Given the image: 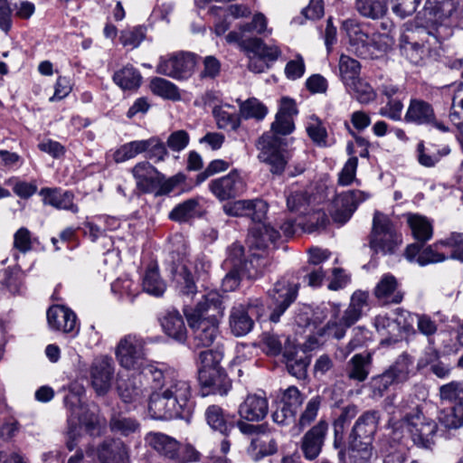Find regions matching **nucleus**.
I'll list each match as a JSON object with an SVG mask.
<instances>
[{
    "mask_svg": "<svg viewBox=\"0 0 463 463\" xmlns=\"http://www.w3.org/2000/svg\"><path fill=\"white\" fill-rule=\"evenodd\" d=\"M144 339L137 335L121 337L115 348L123 368L151 378L155 389L148 399V412L155 420L183 418L190 412L192 388L178 371L165 364L146 359Z\"/></svg>",
    "mask_w": 463,
    "mask_h": 463,
    "instance_id": "obj_1",
    "label": "nucleus"
},
{
    "mask_svg": "<svg viewBox=\"0 0 463 463\" xmlns=\"http://www.w3.org/2000/svg\"><path fill=\"white\" fill-rule=\"evenodd\" d=\"M459 0H427L415 23H406L401 29V55L414 65H420L428 56L426 43L430 36L446 38L457 24Z\"/></svg>",
    "mask_w": 463,
    "mask_h": 463,
    "instance_id": "obj_2",
    "label": "nucleus"
},
{
    "mask_svg": "<svg viewBox=\"0 0 463 463\" xmlns=\"http://www.w3.org/2000/svg\"><path fill=\"white\" fill-rule=\"evenodd\" d=\"M224 297L216 290L204 294L194 307L184 308L195 347H208L219 335V321L224 315Z\"/></svg>",
    "mask_w": 463,
    "mask_h": 463,
    "instance_id": "obj_3",
    "label": "nucleus"
},
{
    "mask_svg": "<svg viewBox=\"0 0 463 463\" xmlns=\"http://www.w3.org/2000/svg\"><path fill=\"white\" fill-rule=\"evenodd\" d=\"M369 295L365 291L357 290L351 297L348 307L341 313L340 305L333 302L323 304L317 307L314 312L313 323H306L309 327L321 324L328 318L326 326L317 329L319 336H331L341 339L345 336L346 330L362 317L363 312L368 307Z\"/></svg>",
    "mask_w": 463,
    "mask_h": 463,
    "instance_id": "obj_4",
    "label": "nucleus"
},
{
    "mask_svg": "<svg viewBox=\"0 0 463 463\" xmlns=\"http://www.w3.org/2000/svg\"><path fill=\"white\" fill-rule=\"evenodd\" d=\"M343 28L349 40L351 50L363 58H379L387 53L394 44L392 31L394 24L390 20L383 21L380 31L370 33L354 21L348 20L343 24Z\"/></svg>",
    "mask_w": 463,
    "mask_h": 463,
    "instance_id": "obj_5",
    "label": "nucleus"
},
{
    "mask_svg": "<svg viewBox=\"0 0 463 463\" xmlns=\"http://www.w3.org/2000/svg\"><path fill=\"white\" fill-rule=\"evenodd\" d=\"M223 211L231 216H249L255 222L248 237V244L251 249H269L279 238L278 231L262 222L268 211V205L262 200L235 201L226 203Z\"/></svg>",
    "mask_w": 463,
    "mask_h": 463,
    "instance_id": "obj_6",
    "label": "nucleus"
},
{
    "mask_svg": "<svg viewBox=\"0 0 463 463\" xmlns=\"http://www.w3.org/2000/svg\"><path fill=\"white\" fill-rule=\"evenodd\" d=\"M171 272L180 294L193 298L197 292L194 276L197 279L208 274L211 263L205 256H196L191 260L188 258L186 245L182 242L176 250L170 252Z\"/></svg>",
    "mask_w": 463,
    "mask_h": 463,
    "instance_id": "obj_7",
    "label": "nucleus"
},
{
    "mask_svg": "<svg viewBox=\"0 0 463 463\" xmlns=\"http://www.w3.org/2000/svg\"><path fill=\"white\" fill-rule=\"evenodd\" d=\"M293 118L276 115L271 125V134H264L258 141L259 159L270 166L273 174L280 175L288 163V152L280 148L279 139L276 135H288L294 130Z\"/></svg>",
    "mask_w": 463,
    "mask_h": 463,
    "instance_id": "obj_8",
    "label": "nucleus"
},
{
    "mask_svg": "<svg viewBox=\"0 0 463 463\" xmlns=\"http://www.w3.org/2000/svg\"><path fill=\"white\" fill-rule=\"evenodd\" d=\"M393 418L390 424L393 429L402 428L405 430L415 445L422 448H430L433 444V438L437 432L438 425L434 420L425 416L422 411L416 407L402 416L400 425Z\"/></svg>",
    "mask_w": 463,
    "mask_h": 463,
    "instance_id": "obj_9",
    "label": "nucleus"
},
{
    "mask_svg": "<svg viewBox=\"0 0 463 463\" xmlns=\"http://www.w3.org/2000/svg\"><path fill=\"white\" fill-rule=\"evenodd\" d=\"M222 356V351L209 349L200 352L198 357V373L202 384L213 388L220 395L227 394L231 388V383L220 365Z\"/></svg>",
    "mask_w": 463,
    "mask_h": 463,
    "instance_id": "obj_10",
    "label": "nucleus"
},
{
    "mask_svg": "<svg viewBox=\"0 0 463 463\" xmlns=\"http://www.w3.org/2000/svg\"><path fill=\"white\" fill-rule=\"evenodd\" d=\"M402 235L398 233L390 218L376 211L373 220L370 246L375 252L393 253L401 245Z\"/></svg>",
    "mask_w": 463,
    "mask_h": 463,
    "instance_id": "obj_11",
    "label": "nucleus"
},
{
    "mask_svg": "<svg viewBox=\"0 0 463 463\" xmlns=\"http://www.w3.org/2000/svg\"><path fill=\"white\" fill-rule=\"evenodd\" d=\"M463 261V236L452 234L444 241L436 242L421 250L417 263L425 266L431 263L441 262L448 258Z\"/></svg>",
    "mask_w": 463,
    "mask_h": 463,
    "instance_id": "obj_12",
    "label": "nucleus"
},
{
    "mask_svg": "<svg viewBox=\"0 0 463 463\" xmlns=\"http://www.w3.org/2000/svg\"><path fill=\"white\" fill-rule=\"evenodd\" d=\"M69 417V430L67 447L72 450L76 446V439L80 430L84 428L91 436L99 435L105 427V420L93 411H89L83 406L71 408Z\"/></svg>",
    "mask_w": 463,
    "mask_h": 463,
    "instance_id": "obj_13",
    "label": "nucleus"
},
{
    "mask_svg": "<svg viewBox=\"0 0 463 463\" xmlns=\"http://www.w3.org/2000/svg\"><path fill=\"white\" fill-rule=\"evenodd\" d=\"M195 66L194 55L179 53L161 57L156 66V72L173 79L181 80L188 78Z\"/></svg>",
    "mask_w": 463,
    "mask_h": 463,
    "instance_id": "obj_14",
    "label": "nucleus"
},
{
    "mask_svg": "<svg viewBox=\"0 0 463 463\" xmlns=\"http://www.w3.org/2000/svg\"><path fill=\"white\" fill-rule=\"evenodd\" d=\"M298 285L282 279L277 281L269 295L273 301L270 320L279 322L281 315L295 301L298 296Z\"/></svg>",
    "mask_w": 463,
    "mask_h": 463,
    "instance_id": "obj_15",
    "label": "nucleus"
},
{
    "mask_svg": "<svg viewBox=\"0 0 463 463\" xmlns=\"http://www.w3.org/2000/svg\"><path fill=\"white\" fill-rule=\"evenodd\" d=\"M225 39L228 43L237 44L246 52L260 55L267 61H275L281 55V50L279 45L275 43L266 44L258 37H249L247 42H242L240 33H229Z\"/></svg>",
    "mask_w": 463,
    "mask_h": 463,
    "instance_id": "obj_16",
    "label": "nucleus"
},
{
    "mask_svg": "<svg viewBox=\"0 0 463 463\" xmlns=\"http://www.w3.org/2000/svg\"><path fill=\"white\" fill-rule=\"evenodd\" d=\"M209 188L219 200L224 201L241 194L246 188V183L239 171L232 170L228 175L211 181Z\"/></svg>",
    "mask_w": 463,
    "mask_h": 463,
    "instance_id": "obj_17",
    "label": "nucleus"
},
{
    "mask_svg": "<svg viewBox=\"0 0 463 463\" xmlns=\"http://www.w3.org/2000/svg\"><path fill=\"white\" fill-rule=\"evenodd\" d=\"M258 303L249 304L247 307L241 303L235 304L231 309L229 317L230 328L236 336H243L250 333L253 327L254 316H260L257 309Z\"/></svg>",
    "mask_w": 463,
    "mask_h": 463,
    "instance_id": "obj_18",
    "label": "nucleus"
},
{
    "mask_svg": "<svg viewBox=\"0 0 463 463\" xmlns=\"http://www.w3.org/2000/svg\"><path fill=\"white\" fill-rule=\"evenodd\" d=\"M114 369L111 357L99 356L92 362L90 367L91 384L98 394H105L111 387Z\"/></svg>",
    "mask_w": 463,
    "mask_h": 463,
    "instance_id": "obj_19",
    "label": "nucleus"
},
{
    "mask_svg": "<svg viewBox=\"0 0 463 463\" xmlns=\"http://www.w3.org/2000/svg\"><path fill=\"white\" fill-rule=\"evenodd\" d=\"M47 321L49 326L55 331L76 335L80 330L75 313L64 306L51 307L47 311Z\"/></svg>",
    "mask_w": 463,
    "mask_h": 463,
    "instance_id": "obj_20",
    "label": "nucleus"
},
{
    "mask_svg": "<svg viewBox=\"0 0 463 463\" xmlns=\"http://www.w3.org/2000/svg\"><path fill=\"white\" fill-rule=\"evenodd\" d=\"M370 197L369 193L361 190H350L337 195L335 204L341 209L334 213V220L341 223L347 222L357 206Z\"/></svg>",
    "mask_w": 463,
    "mask_h": 463,
    "instance_id": "obj_21",
    "label": "nucleus"
},
{
    "mask_svg": "<svg viewBox=\"0 0 463 463\" xmlns=\"http://www.w3.org/2000/svg\"><path fill=\"white\" fill-rule=\"evenodd\" d=\"M269 411V402L265 395L252 393L247 395L240 404L238 413L240 417L248 421H260Z\"/></svg>",
    "mask_w": 463,
    "mask_h": 463,
    "instance_id": "obj_22",
    "label": "nucleus"
},
{
    "mask_svg": "<svg viewBox=\"0 0 463 463\" xmlns=\"http://www.w3.org/2000/svg\"><path fill=\"white\" fill-rule=\"evenodd\" d=\"M373 295L382 305L399 304L403 299V292L392 274H384L381 278L373 289Z\"/></svg>",
    "mask_w": 463,
    "mask_h": 463,
    "instance_id": "obj_23",
    "label": "nucleus"
},
{
    "mask_svg": "<svg viewBox=\"0 0 463 463\" xmlns=\"http://www.w3.org/2000/svg\"><path fill=\"white\" fill-rule=\"evenodd\" d=\"M326 430L327 424L320 421L305 434L301 449L307 459L313 460L319 455Z\"/></svg>",
    "mask_w": 463,
    "mask_h": 463,
    "instance_id": "obj_24",
    "label": "nucleus"
},
{
    "mask_svg": "<svg viewBox=\"0 0 463 463\" xmlns=\"http://www.w3.org/2000/svg\"><path fill=\"white\" fill-rule=\"evenodd\" d=\"M145 441L149 447L165 458L180 460V444L170 436L160 432H150L146 435Z\"/></svg>",
    "mask_w": 463,
    "mask_h": 463,
    "instance_id": "obj_25",
    "label": "nucleus"
},
{
    "mask_svg": "<svg viewBox=\"0 0 463 463\" xmlns=\"http://www.w3.org/2000/svg\"><path fill=\"white\" fill-rule=\"evenodd\" d=\"M100 463H129L128 447L118 439L104 441L99 450Z\"/></svg>",
    "mask_w": 463,
    "mask_h": 463,
    "instance_id": "obj_26",
    "label": "nucleus"
},
{
    "mask_svg": "<svg viewBox=\"0 0 463 463\" xmlns=\"http://www.w3.org/2000/svg\"><path fill=\"white\" fill-rule=\"evenodd\" d=\"M417 321L418 330L426 336L433 335L437 330L438 326L430 317L427 315H415L406 310H399L397 317V323L402 325L405 330L412 327L414 320Z\"/></svg>",
    "mask_w": 463,
    "mask_h": 463,
    "instance_id": "obj_27",
    "label": "nucleus"
},
{
    "mask_svg": "<svg viewBox=\"0 0 463 463\" xmlns=\"http://www.w3.org/2000/svg\"><path fill=\"white\" fill-rule=\"evenodd\" d=\"M40 194L43 196L44 204L52 205L59 210L70 211L73 213L79 212V207L73 203L74 195L71 192L43 188Z\"/></svg>",
    "mask_w": 463,
    "mask_h": 463,
    "instance_id": "obj_28",
    "label": "nucleus"
},
{
    "mask_svg": "<svg viewBox=\"0 0 463 463\" xmlns=\"http://www.w3.org/2000/svg\"><path fill=\"white\" fill-rule=\"evenodd\" d=\"M404 119L416 125L430 124L434 119L431 105L419 99H412L405 113Z\"/></svg>",
    "mask_w": 463,
    "mask_h": 463,
    "instance_id": "obj_29",
    "label": "nucleus"
},
{
    "mask_svg": "<svg viewBox=\"0 0 463 463\" xmlns=\"http://www.w3.org/2000/svg\"><path fill=\"white\" fill-rule=\"evenodd\" d=\"M161 326L164 332L178 342H184L187 336V330L184 319L176 310L165 313L161 318Z\"/></svg>",
    "mask_w": 463,
    "mask_h": 463,
    "instance_id": "obj_30",
    "label": "nucleus"
},
{
    "mask_svg": "<svg viewBox=\"0 0 463 463\" xmlns=\"http://www.w3.org/2000/svg\"><path fill=\"white\" fill-rule=\"evenodd\" d=\"M132 174L137 183V186L144 193H152L154 189V183L159 172L148 162H140L137 164L133 169Z\"/></svg>",
    "mask_w": 463,
    "mask_h": 463,
    "instance_id": "obj_31",
    "label": "nucleus"
},
{
    "mask_svg": "<svg viewBox=\"0 0 463 463\" xmlns=\"http://www.w3.org/2000/svg\"><path fill=\"white\" fill-rule=\"evenodd\" d=\"M213 115L220 129L237 130L241 125L240 115L237 113L236 109L229 104L214 107Z\"/></svg>",
    "mask_w": 463,
    "mask_h": 463,
    "instance_id": "obj_32",
    "label": "nucleus"
},
{
    "mask_svg": "<svg viewBox=\"0 0 463 463\" xmlns=\"http://www.w3.org/2000/svg\"><path fill=\"white\" fill-rule=\"evenodd\" d=\"M376 425L377 420L374 412H366L362 415L353 429L351 442L363 440L372 443L373 436L376 431Z\"/></svg>",
    "mask_w": 463,
    "mask_h": 463,
    "instance_id": "obj_33",
    "label": "nucleus"
},
{
    "mask_svg": "<svg viewBox=\"0 0 463 463\" xmlns=\"http://www.w3.org/2000/svg\"><path fill=\"white\" fill-rule=\"evenodd\" d=\"M317 216V222L307 220L306 222H295L291 220L286 221L281 224L280 229L286 237H290L296 233L298 228L307 232H313L317 229L326 225L327 218L324 212L318 211L313 213Z\"/></svg>",
    "mask_w": 463,
    "mask_h": 463,
    "instance_id": "obj_34",
    "label": "nucleus"
},
{
    "mask_svg": "<svg viewBox=\"0 0 463 463\" xmlns=\"http://www.w3.org/2000/svg\"><path fill=\"white\" fill-rule=\"evenodd\" d=\"M405 217L411 233L417 241L425 242L432 237V224L425 216L418 213H407Z\"/></svg>",
    "mask_w": 463,
    "mask_h": 463,
    "instance_id": "obj_35",
    "label": "nucleus"
},
{
    "mask_svg": "<svg viewBox=\"0 0 463 463\" xmlns=\"http://www.w3.org/2000/svg\"><path fill=\"white\" fill-rule=\"evenodd\" d=\"M287 206L291 213H296L300 215H309L308 220L317 222V216L314 217L313 213L319 210H313L310 207V199L307 194L302 191H291L287 196Z\"/></svg>",
    "mask_w": 463,
    "mask_h": 463,
    "instance_id": "obj_36",
    "label": "nucleus"
},
{
    "mask_svg": "<svg viewBox=\"0 0 463 463\" xmlns=\"http://www.w3.org/2000/svg\"><path fill=\"white\" fill-rule=\"evenodd\" d=\"M142 80L140 72L132 65H126L113 75V81L123 90H134L139 88Z\"/></svg>",
    "mask_w": 463,
    "mask_h": 463,
    "instance_id": "obj_37",
    "label": "nucleus"
},
{
    "mask_svg": "<svg viewBox=\"0 0 463 463\" xmlns=\"http://www.w3.org/2000/svg\"><path fill=\"white\" fill-rule=\"evenodd\" d=\"M306 130L312 142L319 147H327L334 143L328 137L326 128L321 119L315 115L308 118Z\"/></svg>",
    "mask_w": 463,
    "mask_h": 463,
    "instance_id": "obj_38",
    "label": "nucleus"
},
{
    "mask_svg": "<svg viewBox=\"0 0 463 463\" xmlns=\"http://www.w3.org/2000/svg\"><path fill=\"white\" fill-rule=\"evenodd\" d=\"M371 355L354 354L348 363L347 376L351 380L364 382L369 375Z\"/></svg>",
    "mask_w": 463,
    "mask_h": 463,
    "instance_id": "obj_39",
    "label": "nucleus"
},
{
    "mask_svg": "<svg viewBox=\"0 0 463 463\" xmlns=\"http://www.w3.org/2000/svg\"><path fill=\"white\" fill-rule=\"evenodd\" d=\"M231 33H240L242 42H247L246 33H256L257 34H271L272 29L268 28V19L262 13H256L250 23L241 24L238 30Z\"/></svg>",
    "mask_w": 463,
    "mask_h": 463,
    "instance_id": "obj_40",
    "label": "nucleus"
},
{
    "mask_svg": "<svg viewBox=\"0 0 463 463\" xmlns=\"http://www.w3.org/2000/svg\"><path fill=\"white\" fill-rule=\"evenodd\" d=\"M109 427L112 432L124 437H128L140 431V424L136 419L122 414L112 416Z\"/></svg>",
    "mask_w": 463,
    "mask_h": 463,
    "instance_id": "obj_41",
    "label": "nucleus"
},
{
    "mask_svg": "<svg viewBox=\"0 0 463 463\" xmlns=\"http://www.w3.org/2000/svg\"><path fill=\"white\" fill-rule=\"evenodd\" d=\"M338 70L339 77L346 87L359 78L361 65L355 59L342 54L339 58Z\"/></svg>",
    "mask_w": 463,
    "mask_h": 463,
    "instance_id": "obj_42",
    "label": "nucleus"
},
{
    "mask_svg": "<svg viewBox=\"0 0 463 463\" xmlns=\"http://www.w3.org/2000/svg\"><path fill=\"white\" fill-rule=\"evenodd\" d=\"M205 419L211 429L223 435H228L232 429V424L227 422L222 409L217 405H211L206 409Z\"/></svg>",
    "mask_w": 463,
    "mask_h": 463,
    "instance_id": "obj_43",
    "label": "nucleus"
},
{
    "mask_svg": "<svg viewBox=\"0 0 463 463\" xmlns=\"http://www.w3.org/2000/svg\"><path fill=\"white\" fill-rule=\"evenodd\" d=\"M348 92L360 103L368 104L376 98L373 88L360 77L345 87Z\"/></svg>",
    "mask_w": 463,
    "mask_h": 463,
    "instance_id": "obj_44",
    "label": "nucleus"
},
{
    "mask_svg": "<svg viewBox=\"0 0 463 463\" xmlns=\"http://www.w3.org/2000/svg\"><path fill=\"white\" fill-rule=\"evenodd\" d=\"M143 288L150 295L162 296L166 288L165 282L160 278L156 267L147 269L143 279Z\"/></svg>",
    "mask_w": 463,
    "mask_h": 463,
    "instance_id": "obj_45",
    "label": "nucleus"
},
{
    "mask_svg": "<svg viewBox=\"0 0 463 463\" xmlns=\"http://www.w3.org/2000/svg\"><path fill=\"white\" fill-rule=\"evenodd\" d=\"M152 92L164 99L178 100L181 99L178 88L171 81L156 77L150 81Z\"/></svg>",
    "mask_w": 463,
    "mask_h": 463,
    "instance_id": "obj_46",
    "label": "nucleus"
},
{
    "mask_svg": "<svg viewBox=\"0 0 463 463\" xmlns=\"http://www.w3.org/2000/svg\"><path fill=\"white\" fill-rule=\"evenodd\" d=\"M412 361L407 354L400 355L392 365L386 370L396 383L408 380Z\"/></svg>",
    "mask_w": 463,
    "mask_h": 463,
    "instance_id": "obj_47",
    "label": "nucleus"
},
{
    "mask_svg": "<svg viewBox=\"0 0 463 463\" xmlns=\"http://www.w3.org/2000/svg\"><path fill=\"white\" fill-rule=\"evenodd\" d=\"M440 423L447 429H459L463 427V404H453L445 409L439 415Z\"/></svg>",
    "mask_w": 463,
    "mask_h": 463,
    "instance_id": "obj_48",
    "label": "nucleus"
},
{
    "mask_svg": "<svg viewBox=\"0 0 463 463\" xmlns=\"http://www.w3.org/2000/svg\"><path fill=\"white\" fill-rule=\"evenodd\" d=\"M356 9L362 15L372 19L382 17L387 11L382 0H356Z\"/></svg>",
    "mask_w": 463,
    "mask_h": 463,
    "instance_id": "obj_49",
    "label": "nucleus"
},
{
    "mask_svg": "<svg viewBox=\"0 0 463 463\" xmlns=\"http://www.w3.org/2000/svg\"><path fill=\"white\" fill-rule=\"evenodd\" d=\"M267 108L257 99L250 98L240 104V114L244 118L262 119L267 115Z\"/></svg>",
    "mask_w": 463,
    "mask_h": 463,
    "instance_id": "obj_50",
    "label": "nucleus"
},
{
    "mask_svg": "<svg viewBox=\"0 0 463 463\" xmlns=\"http://www.w3.org/2000/svg\"><path fill=\"white\" fill-rule=\"evenodd\" d=\"M146 36V29L143 26L128 27L121 31L119 42L124 47L135 49L140 45Z\"/></svg>",
    "mask_w": 463,
    "mask_h": 463,
    "instance_id": "obj_51",
    "label": "nucleus"
},
{
    "mask_svg": "<svg viewBox=\"0 0 463 463\" xmlns=\"http://www.w3.org/2000/svg\"><path fill=\"white\" fill-rule=\"evenodd\" d=\"M439 397L442 401L453 404H463V382L453 381L439 387Z\"/></svg>",
    "mask_w": 463,
    "mask_h": 463,
    "instance_id": "obj_52",
    "label": "nucleus"
},
{
    "mask_svg": "<svg viewBox=\"0 0 463 463\" xmlns=\"http://www.w3.org/2000/svg\"><path fill=\"white\" fill-rule=\"evenodd\" d=\"M142 140H135L119 146L113 154V159L117 163H122L136 157L144 152Z\"/></svg>",
    "mask_w": 463,
    "mask_h": 463,
    "instance_id": "obj_53",
    "label": "nucleus"
},
{
    "mask_svg": "<svg viewBox=\"0 0 463 463\" xmlns=\"http://www.w3.org/2000/svg\"><path fill=\"white\" fill-rule=\"evenodd\" d=\"M198 203L194 199L184 201L176 205L169 213V218L175 222H186L196 214Z\"/></svg>",
    "mask_w": 463,
    "mask_h": 463,
    "instance_id": "obj_54",
    "label": "nucleus"
},
{
    "mask_svg": "<svg viewBox=\"0 0 463 463\" xmlns=\"http://www.w3.org/2000/svg\"><path fill=\"white\" fill-rule=\"evenodd\" d=\"M352 453L351 458L354 463H371L373 458V453L371 443L368 441L356 440L350 444Z\"/></svg>",
    "mask_w": 463,
    "mask_h": 463,
    "instance_id": "obj_55",
    "label": "nucleus"
},
{
    "mask_svg": "<svg viewBox=\"0 0 463 463\" xmlns=\"http://www.w3.org/2000/svg\"><path fill=\"white\" fill-rule=\"evenodd\" d=\"M144 152L146 153L148 158L156 163L163 161L167 155L165 144L157 137H151L142 140Z\"/></svg>",
    "mask_w": 463,
    "mask_h": 463,
    "instance_id": "obj_56",
    "label": "nucleus"
},
{
    "mask_svg": "<svg viewBox=\"0 0 463 463\" xmlns=\"http://www.w3.org/2000/svg\"><path fill=\"white\" fill-rule=\"evenodd\" d=\"M419 163L426 167L434 166L442 156L449 153V148H443L441 151L433 152L424 146L422 142L417 146Z\"/></svg>",
    "mask_w": 463,
    "mask_h": 463,
    "instance_id": "obj_57",
    "label": "nucleus"
},
{
    "mask_svg": "<svg viewBox=\"0 0 463 463\" xmlns=\"http://www.w3.org/2000/svg\"><path fill=\"white\" fill-rule=\"evenodd\" d=\"M113 293L132 300L138 294V286L128 277L119 278L111 284Z\"/></svg>",
    "mask_w": 463,
    "mask_h": 463,
    "instance_id": "obj_58",
    "label": "nucleus"
},
{
    "mask_svg": "<svg viewBox=\"0 0 463 463\" xmlns=\"http://www.w3.org/2000/svg\"><path fill=\"white\" fill-rule=\"evenodd\" d=\"M5 184L11 186L17 196L24 199L31 197L37 191V185L34 182L21 181L14 176L6 179Z\"/></svg>",
    "mask_w": 463,
    "mask_h": 463,
    "instance_id": "obj_59",
    "label": "nucleus"
},
{
    "mask_svg": "<svg viewBox=\"0 0 463 463\" xmlns=\"http://www.w3.org/2000/svg\"><path fill=\"white\" fill-rule=\"evenodd\" d=\"M182 175H175L170 178H165V176L159 172V176L156 177L154 183V189L152 193H155L156 195L167 194L171 193L174 188L182 182Z\"/></svg>",
    "mask_w": 463,
    "mask_h": 463,
    "instance_id": "obj_60",
    "label": "nucleus"
},
{
    "mask_svg": "<svg viewBox=\"0 0 463 463\" xmlns=\"http://www.w3.org/2000/svg\"><path fill=\"white\" fill-rule=\"evenodd\" d=\"M396 383L391 374L386 371L380 375L374 376L370 381V388L373 398H381L383 396L389 387Z\"/></svg>",
    "mask_w": 463,
    "mask_h": 463,
    "instance_id": "obj_61",
    "label": "nucleus"
},
{
    "mask_svg": "<svg viewBox=\"0 0 463 463\" xmlns=\"http://www.w3.org/2000/svg\"><path fill=\"white\" fill-rule=\"evenodd\" d=\"M358 165V158L351 156L338 174V184L343 186L350 185L354 180Z\"/></svg>",
    "mask_w": 463,
    "mask_h": 463,
    "instance_id": "obj_62",
    "label": "nucleus"
},
{
    "mask_svg": "<svg viewBox=\"0 0 463 463\" xmlns=\"http://www.w3.org/2000/svg\"><path fill=\"white\" fill-rule=\"evenodd\" d=\"M391 2L392 11L397 16L405 18L416 11L421 0H392Z\"/></svg>",
    "mask_w": 463,
    "mask_h": 463,
    "instance_id": "obj_63",
    "label": "nucleus"
},
{
    "mask_svg": "<svg viewBox=\"0 0 463 463\" xmlns=\"http://www.w3.org/2000/svg\"><path fill=\"white\" fill-rule=\"evenodd\" d=\"M33 241L30 231L22 227L14 235V247L20 252L26 253L32 250Z\"/></svg>",
    "mask_w": 463,
    "mask_h": 463,
    "instance_id": "obj_64",
    "label": "nucleus"
}]
</instances>
